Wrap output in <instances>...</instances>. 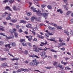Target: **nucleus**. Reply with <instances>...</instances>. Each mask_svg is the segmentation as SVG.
<instances>
[{"label":"nucleus","instance_id":"f257e3e1","mask_svg":"<svg viewBox=\"0 0 73 73\" xmlns=\"http://www.w3.org/2000/svg\"><path fill=\"white\" fill-rule=\"evenodd\" d=\"M31 9H32L33 11L34 12H36L37 13V15H38V16H41V11L39 10H38L37 11H36V9L34 8V7H31Z\"/></svg>","mask_w":73,"mask_h":73},{"label":"nucleus","instance_id":"f03ea898","mask_svg":"<svg viewBox=\"0 0 73 73\" xmlns=\"http://www.w3.org/2000/svg\"><path fill=\"white\" fill-rule=\"evenodd\" d=\"M37 46H36L35 45H33V50L34 51H35V52H39V50L37 49Z\"/></svg>","mask_w":73,"mask_h":73},{"label":"nucleus","instance_id":"7ed1b4c3","mask_svg":"<svg viewBox=\"0 0 73 73\" xmlns=\"http://www.w3.org/2000/svg\"><path fill=\"white\" fill-rule=\"evenodd\" d=\"M37 60L36 59H35L33 60V62H34V66H37L38 64H39V62L38 61H36Z\"/></svg>","mask_w":73,"mask_h":73},{"label":"nucleus","instance_id":"20e7f679","mask_svg":"<svg viewBox=\"0 0 73 73\" xmlns=\"http://www.w3.org/2000/svg\"><path fill=\"white\" fill-rule=\"evenodd\" d=\"M53 65L54 66L55 68H58L59 66L60 65V63H58V62H54V63L53 64Z\"/></svg>","mask_w":73,"mask_h":73},{"label":"nucleus","instance_id":"39448f33","mask_svg":"<svg viewBox=\"0 0 73 73\" xmlns=\"http://www.w3.org/2000/svg\"><path fill=\"white\" fill-rule=\"evenodd\" d=\"M48 15H49V13H43L42 14V15L43 16V17H44L45 19H47V16H48Z\"/></svg>","mask_w":73,"mask_h":73},{"label":"nucleus","instance_id":"423d86ee","mask_svg":"<svg viewBox=\"0 0 73 73\" xmlns=\"http://www.w3.org/2000/svg\"><path fill=\"white\" fill-rule=\"evenodd\" d=\"M7 14L8 13H7V12H5L4 14L1 15V17H2L3 18H5V16H6V15H7Z\"/></svg>","mask_w":73,"mask_h":73},{"label":"nucleus","instance_id":"0eeeda50","mask_svg":"<svg viewBox=\"0 0 73 73\" xmlns=\"http://www.w3.org/2000/svg\"><path fill=\"white\" fill-rule=\"evenodd\" d=\"M48 27L50 30H53V29H55V28L54 27H52L50 26L49 25L48 26Z\"/></svg>","mask_w":73,"mask_h":73},{"label":"nucleus","instance_id":"6e6552de","mask_svg":"<svg viewBox=\"0 0 73 73\" xmlns=\"http://www.w3.org/2000/svg\"><path fill=\"white\" fill-rule=\"evenodd\" d=\"M45 54H46V52H45L44 51H42V52H41L40 55L41 56H44V55H45Z\"/></svg>","mask_w":73,"mask_h":73},{"label":"nucleus","instance_id":"1a4fd4ad","mask_svg":"<svg viewBox=\"0 0 73 73\" xmlns=\"http://www.w3.org/2000/svg\"><path fill=\"white\" fill-rule=\"evenodd\" d=\"M49 40L50 41L56 42V41H55V38L54 37L51 38Z\"/></svg>","mask_w":73,"mask_h":73},{"label":"nucleus","instance_id":"9d476101","mask_svg":"<svg viewBox=\"0 0 73 73\" xmlns=\"http://www.w3.org/2000/svg\"><path fill=\"white\" fill-rule=\"evenodd\" d=\"M29 57H36L37 58H40L38 56H37L35 55H29Z\"/></svg>","mask_w":73,"mask_h":73},{"label":"nucleus","instance_id":"9b49d317","mask_svg":"<svg viewBox=\"0 0 73 73\" xmlns=\"http://www.w3.org/2000/svg\"><path fill=\"white\" fill-rule=\"evenodd\" d=\"M11 21L12 22H13V23H16V22L17 21V19H11Z\"/></svg>","mask_w":73,"mask_h":73},{"label":"nucleus","instance_id":"f8f14e48","mask_svg":"<svg viewBox=\"0 0 73 73\" xmlns=\"http://www.w3.org/2000/svg\"><path fill=\"white\" fill-rule=\"evenodd\" d=\"M28 40L29 41H31V40H32V36H29V38H28Z\"/></svg>","mask_w":73,"mask_h":73},{"label":"nucleus","instance_id":"ddd939ff","mask_svg":"<svg viewBox=\"0 0 73 73\" xmlns=\"http://www.w3.org/2000/svg\"><path fill=\"white\" fill-rule=\"evenodd\" d=\"M29 25H31V26H32V25L31 24L28 23V25H26V27L27 28H31V27H30Z\"/></svg>","mask_w":73,"mask_h":73},{"label":"nucleus","instance_id":"4468645a","mask_svg":"<svg viewBox=\"0 0 73 73\" xmlns=\"http://www.w3.org/2000/svg\"><path fill=\"white\" fill-rule=\"evenodd\" d=\"M63 61L64 60H62L61 61V62L62 64H64V65H65L68 64V62H63Z\"/></svg>","mask_w":73,"mask_h":73},{"label":"nucleus","instance_id":"2eb2a0df","mask_svg":"<svg viewBox=\"0 0 73 73\" xmlns=\"http://www.w3.org/2000/svg\"><path fill=\"white\" fill-rule=\"evenodd\" d=\"M5 9H9L10 11H12V10L10 9V7L9 6H6L5 8Z\"/></svg>","mask_w":73,"mask_h":73},{"label":"nucleus","instance_id":"dca6fc26","mask_svg":"<svg viewBox=\"0 0 73 73\" xmlns=\"http://www.w3.org/2000/svg\"><path fill=\"white\" fill-rule=\"evenodd\" d=\"M20 23H24V24H26V23H27L26 21L23 20H22L20 22Z\"/></svg>","mask_w":73,"mask_h":73},{"label":"nucleus","instance_id":"f3484780","mask_svg":"<svg viewBox=\"0 0 73 73\" xmlns=\"http://www.w3.org/2000/svg\"><path fill=\"white\" fill-rule=\"evenodd\" d=\"M29 65L31 66H34V62H30L29 63Z\"/></svg>","mask_w":73,"mask_h":73},{"label":"nucleus","instance_id":"a211bd4d","mask_svg":"<svg viewBox=\"0 0 73 73\" xmlns=\"http://www.w3.org/2000/svg\"><path fill=\"white\" fill-rule=\"evenodd\" d=\"M64 33H66V35H69V33L68 31H66V30H64Z\"/></svg>","mask_w":73,"mask_h":73},{"label":"nucleus","instance_id":"6ab92c4d","mask_svg":"<svg viewBox=\"0 0 73 73\" xmlns=\"http://www.w3.org/2000/svg\"><path fill=\"white\" fill-rule=\"evenodd\" d=\"M38 35V37L39 38H44V36L40 35H39L38 34H37Z\"/></svg>","mask_w":73,"mask_h":73},{"label":"nucleus","instance_id":"aec40b11","mask_svg":"<svg viewBox=\"0 0 73 73\" xmlns=\"http://www.w3.org/2000/svg\"><path fill=\"white\" fill-rule=\"evenodd\" d=\"M10 45H12V46H16V44L15 43L11 42Z\"/></svg>","mask_w":73,"mask_h":73},{"label":"nucleus","instance_id":"412c9836","mask_svg":"<svg viewBox=\"0 0 73 73\" xmlns=\"http://www.w3.org/2000/svg\"><path fill=\"white\" fill-rule=\"evenodd\" d=\"M58 67L59 68L61 69H64V67H63V66H62L61 65H60L59 64Z\"/></svg>","mask_w":73,"mask_h":73},{"label":"nucleus","instance_id":"4be33fe9","mask_svg":"<svg viewBox=\"0 0 73 73\" xmlns=\"http://www.w3.org/2000/svg\"><path fill=\"white\" fill-rule=\"evenodd\" d=\"M65 69L66 70H70L71 69L69 68L68 66H66L65 67Z\"/></svg>","mask_w":73,"mask_h":73},{"label":"nucleus","instance_id":"5701e85b","mask_svg":"<svg viewBox=\"0 0 73 73\" xmlns=\"http://www.w3.org/2000/svg\"><path fill=\"white\" fill-rule=\"evenodd\" d=\"M72 13V11H68V12L66 13V15H69V14L71 13Z\"/></svg>","mask_w":73,"mask_h":73},{"label":"nucleus","instance_id":"b1692460","mask_svg":"<svg viewBox=\"0 0 73 73\" xmlns=\"http://www.w3.org/2000/svg\"><path fill=\"white\" fill-rule=\"evenodd\" d=\"M5 47H7V46H8L9 48H11V47L10 46V44H6V45H5Z\"/></svg>","mask_w":73,"mask_h":73},{"label":"nucleus","instance_id":"393cba45","mask_svg":"<svg viewBox=\"0 0 73 73\" xmlns=\"http://www.w3.org/2000/svg\"><path fill=\"white\" fill-rule=\"evenodd\" d=\"M27 16H31V15H32V13H31V12H28L27 13Z\"/></svg>","mask_w":73,"mask_h":73},{"label":"nucleus","instance_id":"a878e982","mask_svg":"<svg viewBox=\"0 0 73 73\" xmlns=\"http://www.w3.org/2000/svg\"><path fill=\"white\" fill-rule=\"evenodd\" d=\"M22 45L23 46H27V43L25 42H23L22 43Z\"/></svg>","mask_w":73,"mask_h":73},{"label":"nucleus","instance_id":"bb28decb","mask_svg":"<svg viewBox=\"0 0 73 73\" xmlns=\"http://www.w3.org/2000/svg\"><path fill=\"white\" fill-rule=\"evenodd\" d=\"M36 27H35V30H36V31L38 29V28L37 27H38V26H39V25H38V24H37L36 25Z\"/></svg>","mask_w":73,"mask_h":73},{"label":"nucleus","instance_id":"cd10ccee","mask_svg":"<svg viewBox=\"0 0 73 73\" xmlns=\"http://www.w3.org/2000/svg\"><path fill=\"white\" fill-rule=\"evenodd\" d=\"M35 19V17H33L31 18L32 22H33L34 21V19Z\"/></svg>","mask_w":73,"mask_h":73},{"label":"nucleus","instance_id":"c85d7f7f","mask_svg":"<svg viewBox=\"0 0 73 73\" xmlns=\"http://www.w3.org/2000/svg\"><path fill=\"white\" fill-rule=\"evenodd\" d=\"M7 63H5L2 64V66H7Z\"/></svg>","mask_w":73,"mask_h":73},{"label":"nucleus","instance_id":"c756f323","mask_svg":"<svg viewBox=\"0 0 73 73\" xmlns=\"http://www.w3.org/2000/svg\"><path fill=\"white\" fill-rule=\"evenodd\" d=\"M13 8L14 11H16V6H13Z\"/></svg>","mask_w":73,"mask_h":73},{"label":"nucleus","instance_id":"7c9ffc66","mask_svg":"<svg viewBox=\"0 0 73 73\" xmlns=\"http://www.w3.org/2000/svg\"><path fill=\"white\" fill-rule=\"evenodd\" d=\"M47 8H48V9H52V7L50 5H48L47 6Z\"/></svg>","mask_w":73,"mask_h":73},{"label":"nucleus","instance_id":"2f4dec72","mask_svg":"<svg viewBox=\"0 0 73 73\" xmlns=\"http://www.w3.org/2000/svg\"><path fill=\"white\" fill-rule=\"evenodd\" d=\"M8 0H5L3 1V3H5V4H6L7 3H8Z\"/></svg>","mask_w":73,"mask_h":73},{"label":"nucleus","instance_id":"473e14b6","mask_svg":"<svg viewBox=\"0 0 73 73\" xmlns=\"http://www.w3.org/2000/svg\"><path fill=\"white\" fill-rule=\"evenodd\" d=\"M45 43H44L43 42H41V44H42V45H46L47 44V42L46 41H45Z\"/></svg>","mask_w":73,"mask_h":73},{"label":"nucleus","instance_id":"72a5a7b5","mask_svg":"<svg viewBox=\"0 0 73 73\" xmlns=\"http://www.w3.org/2000/svg\"><path fill=\"white\" fill-rule=\"evenodd\" d=\"M5 37L7 39V40H9V39H11V36L10 37H8L7 36L5 35Z\"/></svg>","mask_w":73,"mask_h":73},{"label":"nucleus","instance_id":"f704fd0d","mask_svg":"<svg viewBox=\"0 0 73 73\" xmlns=\"http://www.w3.org/2000/svg\"><path fill=\"white\" fill-rule=\"evenodd\" d=\"M4 44V42L2 41H0V45H3Z\"/></svg>","mask_w":73,"mask_h":73},{"label":"nucleus","instance_id":"c9c22d12","mask_svg":"<svg viewBox=\"0 0 73 73\" xmlns=\"http://www.w3.org/2000/svg\"><path fill=\"white\" fill-rule=\"evenodd\" d=\"M25 41V39H21L20 40V42H24Z\"/></svg>","mask_w":73,"mask_h":73},{"label":"nucleus","instance_id":"e433bc0d","mask_svg":"<svg viewBox=\"0 0 73 73\" xmlns=\"http://www.w3.org/2000/svg\"><path fill=\"white\" fill-rule=\"evenodd\" d=\"M57 29H61L62 28V27L61 26H57Z\"/></svg>","mask_w":73,"mask_h":73},{"label":"nucleus","instance_id":"4c0bfd02","mask_svg":"<svg viewBox=\"0 0 73 73\" xmlns=\"http://www.w3.org/2000/svg\"><path fill=\"white\" fill-rule=\"evenodd\" d=\"M0 60H1V61H3V60H7V59L6 58H1Z\"/></svg>","mask_w":73,"mask_h":73},{"label":"nucleus","instance_id":"58836bf2","mask_svg":"<svg viewBox=\"0 0 73 73\" xmlns=\"http://www.w3.org/2000/svg\"><path fill=\"white\" fill-rule=\"evenodd\" d=\"M23 31L21 29H20L19 30V33H21L22 32H23Z\"/></svg>","mask_w":73,"mask_h":73},{"label":"nucleus","instance_id":"ea45409f","mask_svg":"<svg viewBox=\"0 0 73 73\" xmlns=\"http://www.w3.org/2000/svg\"><path fill=\"white\" fill-rule=\"evenodd\" d=\"M49 35L47 33H45V37H49Z\"/></svg>","mask_w":73,"mask_h":73},{"label":"nucleus","instance_id":"a19ab883","mask_svg":"<svg viewBox=\"0 0 73 73\" xmlns=\"http://www.w3.org/2000/svg\"><path fill=\"white\" fill-rule=\"evenodd\" d=\"M0 35H3V36H5V34L3 33H0Z\"/></svg>","mask_w":73,"mask_h":73},{"label":"nucleus","instance_id":"79ce46f5","mask_svg":"<svg viewBox=\"0 0 73 73\" xmlns=\"http://www.w3.org/2000/svg\"><path fill=\"white\" fill-rule=\"evenodd\" d=\"M62 46V44H61V43H58V46L59 47H60V46Z\"/></svg>","mask_w":73,"mask_h":73},{"label":"nucleus","instance_id":"37998d69","mask_svg":"<svg viewBox=\"0 0 73 73\" xmlns=\"http://www.w3.org/2000/svg\"><path fill=\"white\" fill-rule=\"evenodd\" d=\"M18 35V34L17 33H15V37H17V36Z\"/></svg>","mask_w":73,"mask_h":73},{"label":"nucleus","instance_id":"c03bdc74","mask_svg":"<svg viewBox=\"0 0 73 73\" xmlns=\"http://www.w3.org/2000/svg\"><path fill=\"white\" fill-rule=\"evenodd\" d=\"M9 0L10 1H9V2H10L11 3H13V2H14V0H13L12 1V0H8V1H9Z\"/></svg>","mask_w":73,"mask_h":73},{"label":"nucleus","instance_id":"a18cd8bd","mask_svg":"<svg viewBox=\"0 0 73 73\" xmlns=\"http://www.w3.org/2000/svg\"><path fill=\"white\" fill-rule=\"evenodd\" d=\"M46 69H50L51 68H52V67H45Z\"/></svg>","mask_w":73,"mask_h":73},{"label":"nucleus","instance_id":"49530a36","mask_svg":"<svg viewBox=\"0 0 73 73\" xmlns=\"http://www.w3.org/2000/svg\"><path fill=\"white\" fill-rule=\"evenodd\" d=\"M25 54H28V51L27 50H25Z\"/></svg>","mask_w":73,"mask_h":73},{"label":"nucleus","instance_id":"de8ad7c7","mask_svg":"<svg viewBox=\"0 0 73 73\" xmlns=\"http://www.w3.org/2000/svg\"><path fill=\"white\" fill-rule=\"evenodd\" d=\"M11 19V17L10 16H8V17H7L6 18V19L7 20H10Z\"/></svg>","mask_w":73,"mask_h":73},{"label":"nucleus","instance_id":"09e8293b","mask_svg":"<svg viewBox=\"0 0 73 73\" xmlns=\"http://www.w3.org/2000/svg\"><path fill=\"white\" fill-rule=\"evenodd\" d=\"M52 4L53 5V6H55V5H56V3L55 2H53Z\"/></svg>","mask_w":73,"mask_h":73},{"label":"nucleus","instance_id":"8fccbe9b","mask_svg":"<svg viewBox=\"0 0 73 73\" xmlns=\"http://www.w3.org/2000/svg\"><path fill=\"white\" fill-rule=\"evenodd\" d=\"M17 72H18V73H21V70L20 69H19L17 70Z\"/></svg>","mask_w":73,"mask_h":73},{"label":"nucleus","instance_id":"3c124183","mask_svg":"<svg viewBox=\"0 0 73 73\" xmlns=\"http://www.w3.org/2000/svg\"><path fill=\"white\" fill-rule=\"evenodd\" d=\"M9 32H11L12 33H13L15 32V31H12V30L11 29L9 31Z\"/></svg>","mask_w":73,"mask_h":73},{"label":"nucleus","instance_id":"603ef678","mask_svg":"<svg viewBox=\"0 0 73 73\" xmlns=\"http://www.w3.org/2000/svg\"><path fill=\"white\" fill-rule=\"evenodd\" d=\"M59 41L60 42H62V41H63V40H61V38H59Z\"/></svg>","mask_w":73,"mask_h":73},{"label":"nucleus","instance_id":"864d4df0","mask_svg":"<svg viewBox=\"0 0 73 73\" xmlns=\"http://www.w3.org/2000/svg\"><path fill=\"white\" fill-rule=\"evenodd\" d=\"M70 34L71 35H72V36H73V31H71L70 32Z\"/></svg>","mask_w":73,"mask_h":73},{"label":"nucleus","instance_id":"5fc2aeb1","mask_svg":"<svg viewBox=\"0 0 73 73\" xmlns=\"http://www.w3.org/2000/svg\"><path fill=\"white\" fill-rule=\"evenodd\" d=\"M36 20L38 21L41 22V21H40V18H39V19H36Z\"/></svg>","mask_w":73,"mask_h":73},{"label":"nucleus","instance_id":"6e6d98bb","mask_svg":"<svg viewBox=\"0 0 73 73\" xmlns=\"http://www.w3.org/2000/svg\"><path fill=\"white\" fill-rule=\"evenodd\" d=\"M60 49L63 51L65 50V48H60Z\"/></svg>","mask_w":73,"mask_h":73},{"label":"nucleus","instance_id":"4d7b16f0","mask_svg":"<svg viewBox=\"0 0 73 73\" xmlns=\"http://www.w3.org/2000/svg\"><path fill=\"white\" fill-rule=\"evenodd\" d=\"M0 30H1V31H4V29L3 28H0Z\"/></svg>","mask_w":73,"mask_h":73},{"label":"nucleus","instance_id":"13d9d810","mask_svg":"<svg viewBox=\"0 0 73 73\" xmlns=\"http://www.w3.org/2000/svg\"><path fill=\"white\" fill-rule=\"evenodd\" d=\"M20 27V26H19L18 25H17L16 26V28L17 29H19V28Z\"/></svg>","mask_w":73,"mask_h":73},{"label":"nucleus","instance_id":"bf43d9fd","mask_svg":"<svg viewBox=\"0 0 73 73\" xmlns=\"http://www.w3.org/2000/svg\"><path fill=\"white\" fill-rule=\"evenodd\" d=\"M51 51H52L53 52H56V51H54V50H53V49H51L50 50Z\"/></svg>","mask_w":73,"mask_h":73},{"label":"nucleus","instance_id":"052dcab7","mask_svg":"<svg viewBox=\"0 0 73 73\" xmlns=\"http://www.w3.org/2000/svg\"><path fill=\"white\" fill-rule=\"evenodd\" d=\"M13 31H14V32H15V31H17V29H15L14 28L13 29Z\"/></svg>","mask_w":73,"mask_h":73},{"label":"nucleus","instance_id":"680f3d73","mask_svg":"<svg viewBox=\"0 0 73 73\" xmlns=\"http://www.w3.org/2000/svg\"><path fill=\"white\" fill-rule=\"evenodd\" d=\"M41 7H42V8H44V7H45V5H41Z\"/></svg>","mask_w":73,"mask_h":73},{"label":"nucleus","instance_id":"e2e57ef3","mask_svg":"<svg viewBox=\"0 0 73 73\" xmlns=\"http://www.w3.org/2000/svg\"><path fill=\"white\" fill-rule=\"evenodd\" d=\"M25 19L26 20H29V18H28V17H26L25 18Z\"/></svg>","mask_w":73,"mask_h":73},{"label":"nucleus","instance_id":"0e129e2a","mask_svg":"<svg viewBox=\"0 0 73 73\" xmlns=\"http://www.w3.org/2000/svg\"><path fill=\"white\" fill-rule=\"evenodd\" d=\"M38 50H43V49L42 48H38Z\"/></svg>","mask_w":73,"mask_h":73},{"label":"nucleus","instance_id":"69168bd1","mask_svg":"<svg viewBox=\"0 0 73 73\" xmlns=\"http://www.w3.org/2000/svg\"><path fill=\"white\" fill-rule=\"evenodd\" d=\"M3 23L4 24V25H7V23L6 22H3Z\"/></svg>","mask_w":73,"mask_h":73},{"label":"nucleus","instance_id":"338daca9","mask_svg":"<svg viewBox=\"0 0 73 73\" xmlns=\"http://www.w3.org/2000/svg\"><path fill=\"white\" fill-rule=\"evenodd\" d=\"M60 11H61V9H59L57 10V12H60Z\"/></svg>","mask_w":73,"mask_h":73},{"label":"nucleus","instance_id":"774afa93","mask_svg":"<svg viewBox=\"0 0 73 73\" xmlns=\"http://www.w3.org/2000/svg\"><path fill=\"white\" fill-rule=\"evenodd\" d=\"M70 22H71V23H73V19H71Z\"/></svg>","mask_w":73,"mask_h":73}]
</instances>
